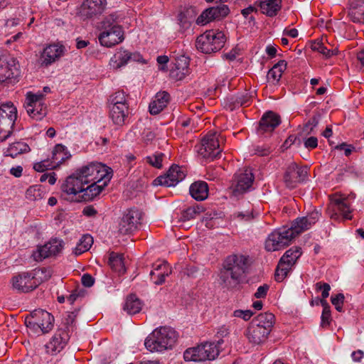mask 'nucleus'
I'll use <instances>...</instances> for the list:
<instances>
[{"mask_svg":"<svg viewBox=\"0 0 364 364\" xmlns=\"http://www.w3.org/2000/svg\"><path fill=\"white\" fill-rule=\"evenodd\" d=\"M43 329V333H48L53 327L54 317L48 311L43 309L35 310L31 314Z\"/></svg>","mask_w":364,"mask_h":364,"instance_id":"obj_29","label":"nucleus"},{"mask_svg":"<svg viewBox=\"0 0 364 364\" xmlns=\"http://www.w3.org/2000/svg\"><path fill=\"white\" fill-rule=\"evenodd\" d=\"M316 289L317 291H322L321 296L323 299V300H325V299H326L329 295L331 287L327 283L317 282L316 284Z\"/></svg>","mask_w":364,"mask_h":364,"instance_id":"obj_57","label":"nucleus"},{"mask_svg":"<svg viewBox=\"0 0 364 364\" xmlns=\"http://www.w3.org/2000/svg\"><path fill=\"white\" fill-rule=\"evenodd\" d=\"M189 73V58L185 55L177 57L170 70V77L175 80H182Z\"/></svg>","mask_w":364,"mask_h":364,"instance_id":"obj_26","label":"nucleus"},{"mask_svg":"<svg viewBox=\"0 0 364 364\" xmlns=\"http://www.w3.org/2000/svg\"><path fill=\"white\" fill-rule=\"evenodd\" d=\"M229 8L224 4H219L203 11L197 18L196 23L198 25H205L210 21L220 20L229 14Z\"/></svg>","mask_w":364,"mask_h":364,"instance_id":"obj_19","label":"nucleus"},{"mask_svg":"<svg viewBox=\"0 0 364 364\" xmlns=\"http://www.w3.org/2000/svg\"><path fill=\"white\" fill-rule=\"evenodd\" d=\"M93 244V238L90 235H84L76 247L73 249V253L75 255H80L90 250Z\"/></svg>","mask_w":364,"mask_h":364,"instance_id":"obj_44","label":"nucleus"},{"mask_svg":"<svg viewBox=\"0 0 364 364\" xmlns=\"http://www.w3.org/2000/svg\"><path fill=\"white\" fill-rule=\"evenodd\" d=\"M291 268V267H290L289 264L283 262L280 259L274 274L275 280L279 282L283 281Z\"/></svg>","mask_w":364,"mask_h":364,"instance_id":"obj_49","label":"nucleus"},{"mask_svg":"<svg viewBox=\"0 0 364 364\" xmlns=\"http://www.w3.org/2000/svg\"><path fill=\"white\" fill-rule=\"evenodd\" d=\"M81 282L83 286L90 287L94 284L95 279L90 274H85L81 278Z\"/></svg>","mask_w":364,"mask_h":364,"instance_id":"obj_63","label":"nucleus"},{"mask_svg":"<svg viewBox=\"0 0 364 364\" xmlns=\"http://www.w3.org/2000/svg\"><path fill=\"white\" fill-rule=\"evenodd\" d=\"M165 155L161 152H156L151 156L146 157V161L153 167L161 168L162 167V161Z\"/></svg>","mask_w":364,"mask_h":364,"instance_id":"obj_52","label":"nucleus"},{"mask_svg":"<svg viewBox=\"0 0 364 364\" xmlns=\"http://www.w3.org/2000/svg\"><path fill=\"white\" fill-rule=\"evenodd\" d=\"M321 305L323 307L321 315V326H326L329 324L331 319L330 306L326 300H321Z\"/></svg>","mask_w":364,"mask_h":364,"instance_id":"obj_54","label":"nucleus"},{"mask_svg":"<svg viewBox=\"0 0 364 364\" xmlns=\"http://www.w3.org/2000/svg\"><path fill=\"white\" fill-rule=\"evenodd\" d=\"M301 255V248L294 247L286 251L284 255L281 257V259L283 262H285L286 264H289L290 267H292Z\"/></svg>","mask_w":364,"mask_h":364,"instance_id":"obj_45","label":"nucleus"},{"mask_svg":"<svg viewBox=\"0 0 364 364\" xmlns=\"http://www.w3.org/2000/svg\"><path fill=\"white\" fill-rule=\"evenodd\" d=\"M202 212H203V208L199 205L188 207L181 212V220L183 221L193 220Z\"/></svg>","mask_w":364,"mask_h":364,"instance_id":"obj_48","label":"nucleus"},{"mask_svg":"<svg viewBox=\"0 0 364 364\" xmlns=\"http://www.w3.org/2000/svg\"><path fill=\"white\" fill-rule=\"evenodd\" d=\"M252 96L248 92L240 94L232 98L234 106H247L251 101Z\"/></svg>","mask_w":364,"mask_h":364,"instance_id":"obj_51","label":"nucleus"},{"mask_svg":"<svg viewBox=\"0 0 364 364\" xmlns=\"http://www.w3.org/2000/svg\"><path fill=\"white\" fill-rule=\"evenodd\" d=\"M248 257L243 255H231L226 257L219 272V283L227 289L239 284L247 269Z\"/></svg>","mask_w":364,"mask_h":364,"instance_id":"obj_1","label":"nucleus"},{"mask_svg":"<svg viewBox=\"0 0 364 364\" xmlns=\"http://www.w3.org/2000/svg\"><path fill=\"white\" fill-rule=\"evenodd\" d=\"M20 75L18 63L11 56L0 58V82L14 83Z\"/></svg>","mask_w":364,"mask_h":364,"instance_id":"obj_12","label":"nucleus"},{"mask_svg":"<svg viewBox=\"0 0 364 364\" xmlns=\"http://www.w3.org/2000/svg\"><path fill=\"white\" fill-rule=\"evenodd\" d=\"M255 5L260 8L262 14L272 17L277 14L282 7V0L257 1Z\"/></svg>","mask_w":364,"mask_h":364,"instance_id":"obj_34","label":"nucleus"},{"mask_svg":"<svg viewBox=\"0 0 364 364\" xmlns=\"http://www.w3.org/2000/svg\"><path fill=\"white\" fill-rule=\"evenodd\" d=\"M255 177L250 168L240 170L235 174L232 182L231 189L232 194L237 197L249 191L254 181Z\"/></svg>","mask_w":364,"mask_h":364,"instance_id":"obj_13","label":"nucleus"},{"mask_svg":"<svg viewBox=\"0 0 364 364\" xmlns=\"http://www.w3.org/2000/svg\"><path fill=\"white\" fill-rule=\"evenodd\" d=\"M153 268V270L150 272V276L153 282L156 285L162 284L165 282L166 277L171 273V268L166 262L154 264Z\"/></svg>","mask_w":364,"mask_h":364,"instance_id":"obj_28","label":"nucleus"},{"mask_svg":"<svg viewBox=\"0 0 364 364\" xmlns=\"http://www.w3.org/2000/svg\"><path fill=\"white\" fill-rule=\"evenodd\" d=\"M85 185L87 183L76 171L75 173L66 178L60 188L62 192L68 196L67 199L73 200L74 197L78 193H83Z\"/></svg>","mask_w":364,"mask_h":364,"instance_id":"obj_15","label":"nucleus"},{"mask_svg":"<svg viewBox=\"0 0 364 364\" xmlns=\"http://www.w3.org/2000/svg\"><path fill=\"white\" fill-rule=\"evenodd\" d=\"M281 123L280 116L274 112L269 111L264 113L261 118L257 127L259 134L271 133Z\"/></svg>","mask_w":364,"mask_h":364,"instance_id":"obj_24","label":"nucleus"},{"mask_svg":"<svg viewBox=\"0 0 364 364\" xmlns=\"http://www.w3.org/2000/svg\"><path fill=\"white\" fill-rule=\"evenodd\" d=\"M286 68V61L279 60L268 71L267 75V82L273 85L278 83Z\"/></svg>","mask_w":364,"mask_h":364,"instance_id":"obj_38","label":"nucleus"},{"mask_svg":"<svg viewBox=\"0 0 364 364\" xmlns=\"http://www.w3.org/2000/svg\"><path fill=\"white\" fill-rule=\"evenodd\" d=\"M270 332L271 331L266 329L265 327H259L255 323H250L246 335L251 343L259 345L266 341Z\"/></svg>","mask_w":364,"mask_h":364,"instance_id":"obj_27","label":"nucleus"},{"mask_svg":"<svg viewBox=\"0 0 364 364\" xmlns=\"http://www.w3.org/2000/svg\"><path fill=\"white\" fill-rule=\"evenodd\" d=\"M219 135L216 132H208L202 139L198 154L204 159L213 160L221 153Z\"/></svg>","mask_w":364,"mask_h":364,"instance_id":"obj_9","label":"nucleus"},{"mask_svg":"<svg viewBox=\"0 0 364 364\" xmlns=\"http://www.w3.org/2000/svg\"><path fill=\"white\" fill-rule=\"evenodd\" d=\"M253 315L250 310H235L233 312L235 317L242 318L245 321H248Z\"/></svg>","mask_w":364,"mask_h":364,"instance_id":"obj_58","label":"nucleus"},{"mask_svg":"<svg viewBox=\"0 0 364 364\" xmlns=\"http://www.w3.org/2000/svg\"><path fill=\"white\" fill-rule=\"evenodd\" d=\"M40 323H38L30 314L29 316H26L25 318V324L28 328L30 329V331L34 333H43V329L41 326L39 324Z\"/></svg>","mask_w":364,"mask_h":364,"instance_id":"obj_53","label":"nucleus"},{"mask_svg":"<svg viewBox=\"0 0 364 364\" xmlns=\"http://www.w3.org/2000/svg\"><path fill=\"white\" fill-rule=\"evenodd\" d=\"M12 287L18 292L26 293L36 288L32 274L21 272L13 277L11 279Z\"/></svg>","mask_w":364,"mask_h":364,"instance_id":"obj_23","label":"nucleus"},{"mask_svg":"<svg viewBox=\"0 0 364 364\" xmlns=\"http://www.w3.org/2000/svg\"><path fill=\"white\" fill-rule=\"evenodd\" d=\"M304 146L307 149H315L318 146V139L315 136H311L304 141Z\"/></svg>","mask_w":364,"mask_h":364,"instance_id":"obj_64","label":"nucleus"},{"mask_svg":"<svg viewBox=\"0 0 364 364\" xmlns=\"http://www.w3.org/2000/svg\"><path fill=\"white\" fill-rule=\"evenodd\" d=\"M44 95L41 91L37 93L28 92L24 106L28 115L36 119L41 120L47 114V107L43 102Z\"/></svg>","mask_w":364,"mask_h":364,"instance_id":"obj_8","label":"nucleus"},{"mask_svg":"<svg viewBox=\"0 0 364 364\" xmlns=\"http://www.w3.org/2000/svg\"><path fill=\"white\" fill-rule=\"evenodd\" d=\"M141 212L136 208H133L127 210L119 223L120 233L126 235L136 230L141 223Z\"/></svg>","mask_w":364,"mask_h":364,"instance_id":"obj_14","label":"nucleus"},{"mask_svg":"<svg viewBox=\"0 0 364 364\" xmlns=\"http://www.w3.org/2000/svg\"><path fill=\"white\" fill-rule=\"evenodd\" d=\"M321 215V213L315 209L306 216L297 218L292 223L289 230L293 233V237H295L301 232L309 230L319 220Z\"/></svg>","mask_w":364,"mask_h":364,"instance_id":"obj_17","label":"nucleus"},{"mask_svg":"<svg viewBox=\"0 0 364 364\" xmlns=\"http://www.w3.org/2000/svg\"><path fill=\"white\" fill-rule=\"evenodd\" d=\"M169 101L170 95L167 92H158L149 104L150 113L151 114H158L167 106Z\"/></svg>","mask_w":364,"mask_h":364,"instance_id":"obj_32","label":"nucleus"},{"mask_svg":"<svg viewBox=\"0 0 364 364\" xmlns=\"http://www.w3.org/2000/svg\"><path fill=\"white\" fill-rule=\"evenodd\" d=\"M348 16L356 23H364V0H350Z\"/></svg>","mask_w":364,"mask_h":364,"instance_id":"obj_30","label":"nucleus"},{"mask_svg":"<svg viewBox=\"0 0 364 364\" xmlns=\"http://www.w3.org/2000/svg\"><path fill=\"white\" fill-rule=\"evenodd\" d=\"M217 214L215 213H206L203 218V222L205 223V225L208 228H212L215 225L214 220L216 218Z\"/></svg>","mask_w":364,"mask_h":364,"instance_id":"obj_60","label":"nucleus"},{"mask_svg":"<svg viewBox=\"0 0 364 364\" xmlns=\"http://www.w3.org/2000/svg\"><path fill=\"white\" fill-rule=\"evenodd\" d=\"M69 338L70 334L68 332L63 331L62 328H59L49 343L46 345L47 352L51 354L60 352L66 346Z\"/></svg>","mask_w":364,"mask_h":364,"instance_id":"obj_25","label":"nucleus"},{"mask_svg":"<svg viewBox=\"0 0 364 364\" xmlns=\"http://www.w3.org/2000/svg\"><path fill=\"white\" fill-rule=\"evenodd\" d=\"M319 53L324 55L326 58H328L333 55H336L338 53V50L336 47L328 48L324 44Z\"/></svg>","mask_w":364,"mask_h":364,"instance_id":"obj_59","label":"nucleus"},{"mask_svg":"<svg viewBox=\"0 0 364 364\" xmlns=\"http://www.w3.org/2000/svg\"><path fill=\"white\" fill-rule=\"evenodd\" d=\"M308 176V168L299 166L295 162L290 163L287 167L283 181L287 188H295L298 184L304 182Z\"/></svg>","mask_w":364,"mask_h":364,"instance_id":"obj_11","label":"nucleus"},{"mask_svg":"<svg viewBox=\"0 0 364 364\" xmlns=\"http://www.w3.org/2000/svg\"><path fill=\"white\" fill-rule=\"evenodd\" d=\"M31 273L32 274V277L36 284V287L42 282L48 280L52 275L51 269L46 267L36 269L34 272Z\"/></svg>","mask_w":364,"mask_h":364,"instance_id":"obj_46","label":"nucleus"},{"mask_svg":"<svg viewBox=\"0 0 364 364\" xmlns=\"http://www.w3.org/2000/svg\"><path fill=\"white\" fill-rule=\"evenodd\" d=\"M55 166L49 160H43L34 164L33 168L38 172H43L46 170L55 168Z\"/></svg>","mask_w":364,"mask_h":364,"instance_id":"obj_56","label":"nucleus"},{"mask_svg":"<svg viewBox=\"0 0 364 364\" xmlns=\"http://www.w3.org/2000/svg\"><path fill=\"white\" fill-rule=\"evenodd\" d=\"M98 39L100 44L105 47H112L120 43L124 39L122 27H115L112 29L100 30Z\"/></svg>","mask_w":364,"mask_h":364,"instance_id":"obj_21","label":"nucleus"},{"mask_svg":"<svg viewBox=\"0 0 364 364\" xmlns=\"http://www.w3.org/2000/svg\"><path fill=\"white\" fill-rule=\"evenodd\" d=\"M123 16L119 11L109 13L103 16L98 23V30L112 29L115 27H122L120 23L122 21Z\"/></svg>","mask_w":364,"mask_h":364,"instance_id":"obj_31","label":"nucleus"},{"mask_svg":"<svg viewBox=\"0 0 364 364\" xmlns=\"http://www.w3.org/2000/svg\"><path fill=\"white\" fill-rule=\"evenodd\" d=\"M77 171L87 184L93 181L109 183L112 176L111 168L97 162L90 163Z\"/></svg>","mask_w":364,"mask_h":364,"instance_id":"obj_6","label":"nucleus"},{"mask_svg":"<svg viewBox=\"0 0 364 364\" xmlns=\"http://www.w3.org/2000/svg\"><path fill=\"white\" fill-rule=\"evenodd\" d=\"M63 247L64 242L62 240L54 238L44 245L38 247L32 255L34 260L42 261L46 258L56 256L61 252Z\"/></svg>","mask_w":364,"mask_h":364,"instance_id":"obj_16","label":"nucleus"},{"mask_svg":"<svg viewBox=\"0 0 364 364\" xmlns=\"http://www.w3.org/2000/svg\"><path fill=\"white\" fill-rule=\"evenodd\" d=\"M76 314L74 312L68 313L63 319V331L70 332L73 329V324L75 321Z\"/></svg>","mask_w":364,"mask_h":364,"instance_id":"obj_55","label":"nucleus"},{"mask_svg":"<svg viewBox=\"0 0 364 364\" xmlns=\"http://www.w3.org/2000/svg\"><path fill=\"white\" fill-rule=\"evenodd\" d=\"M43 188L38 185L30 186L26 191V198L30 201L41 200L44 196Z\"/></svg>","mask_w":364,"mask_h":364,"instance_id":"obj_47","label":"nucleus"},{"mask_svg":"<svg viewBox=\"0 0 364 364\" xmlns=\"http://www.w3.org/2000/svg\"><path fill=\"white\" fill-rule=\"evenodd\" d=\"M269 288V287L267 284H264L259 287L254 294L255 297L257 299L264 298L267 295Z\"/></svg>","mask_w":364,"mask_h":364,"instance_id":"obj_62","label":"nucleus"},{"mask_svg":"<svg viewBox=\"0 0 364 364\" xmlns=\"http://www.w3.org/2000/svg\"><path fill=\"white\" fill-rule=\"evenodd\" d=\"M255 154L260 156H267L270 154L271 151L269 147L267 146H257L254 149Z\"/></svg>","mask_w":364,"mask_h":364,"instance_id":"obj_61","label":"nucleus"},{"mask_svg":"<svg viewBox=\"0 0 364 364\" xmlns=\"http://www.w3.org/2000/svg\"><path fill=\"white\" fill-rule=\"evenodd\" d=\"M294 238L289 228L279 229L269 235L265 242V249L269 252L277 251L288 246Z\"/></svg>","mask_w":364,"mask_h":364,"instance_id":"obj_10","label":"nucleus"},{"mask_svg":"<svg viewBox=\"0 0 364 364\" xmlns=\"http://www.w3.org/2000/svg\"><path fill=\"white\" fill-rule=\"evenodd\" d=\"M177 339L176 332L171 327L156 328L146 338L144 345L151 352H161L171 348Z\"/></svg>","mask_w":364,"mask_h":364,"instance_id":"obj_2","label":"nucleus"},{"mask_svg":"<svg viewBox=\"0 0 364 364\" xmlns=\"http://www.w3.org/2000/svg\"><path fill=\"white\" fill-rule=\"evenodd\" d=\"M274 320V316L272 313L265 312L259 314L250 323H255L259 327H265L266 329L272 331Z\"/></svg>","mask_w":364,"mask_h":364,"instance_id":"obj_39","label":"nucleus"},{"mask_svg":"<svg viewBox=\"0 0 364 364\" xmlns=\"http://www.w3.org/2000/svg\"><path fill=\"white\" fill-rule=\"evenodd\" d=\"M63 54V47L58 45H50L46 47L41 55L43 63L50 65L58 59Z\"/></svg>","mask_w":364,"mask_h":364,"instance_id":"obj_35","label":"nucleus"},{"mask_svg":"<svg viewBox=\"0 0 364 364\" xmlns=\"http://www.w3.org/2000/svg\"><path fill=\"white\" fill-rule=\"evenodd\" d=\"M189 192L195 200L198 201L204 200L208 196V184L202 181H196L191 185Z\"/></svg>","mask_w":364,"mask_h":364,"instance_id":"obj_36","label":"nucleus"},{"mask_svg":"<svg viewBox=\"0 0 364 364\" xmlns=\"http://www.w3.org/2000/svg\"><path fill=\"white\" fill-rule=\"evenodd\" d=\"M70 156V155L66 151L65 147L61 144H58L53 151L51 162H53V164L55 165L56 168L69 159Z\"/></svg>","mask_w":364,"mask_h":364,"instance_id":"obj_42","label":"nucleus"},{"mask_svg":"<svg viewBox=\"0 0 364 364\" xmlns=\"http://www.w3.org/2000/svg\"><path fill=\"white\" fill-rule=\"evenodd\" d=\"M128 114V105L109 107V117L112 122L117 126H122L125 124Z\"/></svg>","mask_w":364,"mask_h":364,"instance_id":"obj_33","label":"nucleus"},{"mask_svg":"<svg viewBox=\"0 0 364 364\" xmlns=\"http://www.w3.org/2000/svg\"><path fill=\"white\" fill-rule=\"evenodd\" d=\"M141 309L142 303L135 295H130L127 298L124 305V310L127 314L130 315L136 314L140 312Z\"/></svg>","mask_w":364,"mask_h":364,"instance_id":"obj_40","label":"nucleus"},{"mask_svg":"<svg viewBox=\"0 0 364 364\" xmlns=\"http://www.w3.org/2000/svg\"><path fill=\"white\" fill-rule=\"evenodd\" d=\"M31 150L29 146L21 141L11 144L6 151V155L14 158L18 154L29 152Z\"/></svg>","mask_w":364,"mask_h":364,"instance_id":"obj_43","label":"nucleus"},{"mask_svg":"<svg viewBox=\"0 0 364 364\" xmlns=\"http://www.w3.org/2000/svg\"><path fill=\"white\" fill-rule=\"evenodd\" d=\"M110 106L128 105L127 97L124 92L117 91L110 97Z\"/></svg>","mask_w":364,"mask_h":364,"instance_id":"obj_50","label":"nucleus"},{"mask_svg":"<svg viewBox=\"0 0 364 364\" xmlns=\"http://www.w3.org/2000/svg\"><path fill=\"white\" fill-rule=\"evenodd\" d=\"M107 4V0H85L80 6L79 14L83 19L97 17L105 11Z\"/></svg>","mask_w":364,"mask_h":364,"instance_id":"obj_18","label":"nucleus"},{"mask_svg":"<svg viewBox=\"0 0 364 364\" xmlns=\"http://www.w3.org/2000/svg\"><path fill=\"white\" fill-rule=\"evenodd\" d=\"M90 183V185L85 187V191H83L82 198L84 200H92L102 192L108 183H105V181L101 183L93 181Z\"/></svg>","mask_w":364,"mask_h":364,"instance_id":"obj_37","label":"nucleus"},{"mask_svg":"<svg viewBox=\"0 0 364 364\" xmlns=\"http://www.w3.org/2000/svg\"><path fill=\"white\" fill-rule=\"evenodd\" d=\"M17 119V109L12 102L0 106V141H5L12 133Z\"/></svg>","mask_w":364,"mask_h":364,"instance_id":"obj_7","label":"nucleus"},{"mask_svg":"<svg viewBox=\"0 0 364 364\" xmlns=\"http://www.w3.org/2000/svg\"><path fill=\"white\" fill-rule=\"evenodd\" d=\"M109 264L112 270L119 273L124 274L126 272L124 257L122 255L112 252L109 257Z\"/></svg>","mask_w":364,"mask_h":364,"instance_id":"obj_41","label":"nucleus"},{"mask_svg":"<svg viewBox=\"0 0 364 364\" xmlns=\"http://www.w3.org/2000/svg\"><path fill=\"white\" fill-rule=\"evenodd\" d=\"M330 202L326 208V214L335 221L352 219V210L348 197L340 193L329 196Z\"/></svg>","mask_w":364,"mask_h":364,"instance_id":"obj_4","label":"nucleus"},{"mask_svg":"<svg viewBox=\"0 0 364 364\" xmlns=\"http://www.w3.org/2000/svg\"><path fill=\"white\" fill-rule=\"evenodd\" d=\"M186 177L183 167L178 165L171 166L167 173L154 180V183L167 187L175 186Z\"/></svg>","mask_w":364,"mask_h":364,"instance_id":"obj_20","label":"nucleus"},{"mask_svg":"<svg viewBox=\"0 0 364 364\" xmlns=\"http://www.w3.org/2000/svg\"><path fill=\"white\" fill-rule=\"evenodd\" d=\"M226 37L223 32L218 30H209L200 35L196 42L198 50L210 54L215 53L223 48Z\"/></svg>","mask_w":364,"mask_h":364,"instance_id":"obj_5","label":"nucleus"},{"mask_svg":"<svg viewBox=\"0 0 364 364\" xmlns=\"http://www.w3.org/2000/svg\"><path fill=\"white\" fill-rule=\"evenodd\" d=\"M223 339H219L217 343L205 342L185 350L183 358L186 361L201 362L215 360L219 355L220 345Z\"/></svg>","mask_w":364,"mask_h":364,"instance_id":"obj_3","label":"nucleus"},{"mask_svg":"<svg viewBox=\"0 0 364 364\" xmlns=\"http://www.w3.org/2000/svg\"><path fill=\"white\" fill-rule=\"evenodd\" d=\"M142 56L138 53H131L127 50L119 49L110 59L109 65L114 70H118L129 61L141 62Z\"/></svg>","mask_w":364,"mask_h":364,"instance_id":"obj_22","label":"nucleus"}]
</instances>
